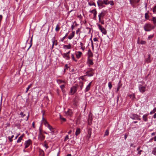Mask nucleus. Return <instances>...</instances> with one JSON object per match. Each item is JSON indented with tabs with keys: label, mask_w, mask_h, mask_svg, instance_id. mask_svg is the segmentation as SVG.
Returning a JSON list of instances; mask_svg holds the SVG:
<instances>
[{
	"label": "nucleus",
	"mask_w": 156,
	"mask_h": 156,
	"mask_svg": "<svg viewBox=\"0 0 156 156\" xmlns=\"http://www.w3.org/2000/svg\"><path fill=\"white\" fill-rule=\"evenodd\" d=\"M155 26L150 23H146L144 26V29L146 31H150L155 28Z\"/></svg>",
	"instance_id": "f257e3e1"
},
{
	"label": "nucleus",
	"mask_w": 156,
	"mask_h": 156,
	"mask_svg": "<svg viewBox=\"0 0 156 156\" xmlns=\"http://www.w3.org/2000/svg\"><path fill=\"white\" fill-rule=\"evenodd\" d=\"M140 116L136 114L132 113L130 115V118L133 120H140L141 119L140 118Z\"/></svg>",
	"instance_id": "f03ea898"
},
{
	"label": "nucleus",
	"mask_w": 156,
	"mask_h": 156,
	"mask_svg": "<svg viewBox=\"0 0 156 156\" xmlns=\"http://www.w3.org/2000/svg\"><path fill=\"white\" fill-rule=\"evenodd\" d=\"M78 88V85H75V86H73L70 90V93L71 94H73L77 90Z\"/></svg>",
	"instance_id": "7ed1b4c3"
},
{
	"label": "nucleus",
	"mask_w": 156,
	"mask_h": 156,
	"mask_svg": "<svg viewBox=\"0 0 156 156\" xmlns=\"http://www.w3.org/2000/svg\"><path fill=\"white\" fill-rule=\"evenodd\" d=\"M45 136L41 133V130L40 129V132L38 135V139L39 141H43L45 139Z\"/></svg>",
	"instance_id": "20e7f679"
},
{
	"label": "nucleus",
	"mask_w": 156,
	"mask_h": 156,
	"mask_svg": "<svg viewBox=\"0 0 156 156\" xmlns=\"http://www.w3.org/2000/svg\"><path fill=\"white\" fill-rule=\"evenodd\" d=\"M97 25L99 29L101 30L102 33L104 34H107V31L105 28L102 27L100 24L97 23Z\"/></svg>",
	"instance_id": "39448f33"
},
{
	"label": "nucleus",
	"mask_w": 156,
	"mask_h": 156,
	"mask_svg": "<svg viewBox=\"0 0 156 156\" xmlns=\"http://www.w3.org/2000/svg\"><path fill=\"white\" fill-rule=\"evenodd\" d=\"M139 91L141 93H143L146 91V87L143 86L141 84H140L138 86Z\"/></svg>",
	"instance_id": "423d86ee"
},
{
	"label": "nucleus",
	"mask_w": 156,
	"mask_h": 156,
	"mask_svg": "<svg viewBox=\"0 0 156 156\" xmlns=\"http://www.w3.org/2000/svg\"><path fill=\"white\" fill-rule=\"evenodd\" d=\"M32 143V141L30 139H29L27 140L24 143L25 145V148L26 149L28 148Z\"/></svg>",
	"instance_id": "0eeeda50"
},
{
	"label": "nucleus",
	"mask_w": 156,
	"mask_h": 156,
	"mask_svg": "<svg viewBox=\"0 0 156 156\" xmlns=\"http://www.w3.org/2000/svg\"><path fill=\"white\" fill-rule=\"evenodd\" d=\"M73 112L71 109H69L68 111L66 112V115L68 117H71L73 115Z\"/></svg>",
	"instance_id": "6e6552de"
},
{
	"label": "nucleus",
	"mask_w": 156,
	"mask_h": 156,
	"mask_svg": "<svg viewBox=\"0 0 156 156\" xmlns=\"http://www.w3.org/2000/svg\"><path fill=\"white\" fill-rule=\"evenodd\" d=\"M62 55L63 58H65L66 60H69L70 58L69 55H68L65 53L62 54Z\"/></svg>",
	"instance_id": "1a4fd4ad"
},
{
	"label": "nucleus",
	"mask_w": 156,
	"mask_h": 156,
	"mask_svg": "<svg viewBox=\"0 0 156 156\" xmlns=\"http://www.w3.org/2000/svg\"><path fill=\"white\" fill-rule=\"evenodd\" d=\"M87 63L89 67H90L91 66L93 65L94 64L93 61L89 58L87 59Z\"/></svg>",
	"instance_id": "9d476101"
},
{
	"label": "nucleus",
	"mask_w": 156,
	"mask_h": 156,
	"mask_svg": "<svg viewBox=\"0 0 156 156\" xmlns=\"http://www.w3.org/2000/svg\"><path fill=\"white\" fill-rule=\"evenodd\" d=\"M148 115L149 114L147 113L143 115L142 117V119L144 122H147L148 121L147 117Z\"/></svg>",
	"instance_id": "9b49d317"
},
{
	"label": "nucleus",
	"mask_w": 156,
	"mask_h": 156,
	"mask_svg": "<svg viewBox=\"0 0 156 156\" xmlns=\"http://www.w3.org/2000/svg\"><path fill=\"white\" fill-rule=\"evenodd\" d=\"M98 5V6H101L102 7H104L105 6L103 5L104 2L102 0H98L97 2Z\"/></svg>",
	"instance_id": "f8f14e48"
},
{
	"label": "nucleus",
	"mask_w": 156,
	"mask_h": 156,
	"mask_svg": "<svg viewBox=\"0 0 156 156\" xmlns=\"http://www.w3.org/2000/svg\"><path fill=\"white\" fill-rule=\"evenodd\" d=\"M75 55L76 58L78 59H79L82 55V53L81 51H78L76 53Z\"/></svg>",
	"instance_id": "ddd939ff"
},
{
	"label": "nucleus",
	"mask_w": 156,
	"mask_h": 156,
	"mask_svg": "<svg viewBox=\"0 0 156 156\" xmlns=\"http://www.w3.org/2000/svg\"><path fill=\"white\" fill-rule=\"evenodd\" d=\"M91 82H90L87 85L84 90L85 92H86L88 91L90 89V86L91 85Z\"/></svg>",
	"instance_id": "4468645a"
},
{
	"label": "nucleus",
	"mask_w": 156,
	"mask_h": 156,
	"mask_svg": "<svg viewBox=\"0 0 156 156\" xmlns=\"http://www.w3.org/2000/svg\"><path fill=\"white\" fill-rule=\"evenodd\" d=\"M63 48L65 49H70L71 48V45L70 44H69L68 45H64Z\"/></svg>",
	"instance_id": "2eb2a0df"
},
{
	"label": "nucleus",
	"mask_w": 156,
	"mask_h": 156,
	"mask_svg": "<svg viewBox=\"0 0 156 156\" xmlns=\"http://www.w3.org/2000/svg\"><path fill=\"white\" fill-rule=\"evenodd\" d=\"M151 20L153 21V23L155 27H156V17H152V19L151 20Z\"/></svg>",
	"instance_id": "dca6fc26"
},
{
	"label": "nucleus",
	"mask_w": 156,
	"mask_h": 156,
	"mask_svg": "<svg viewBox=\"0 0 156 156\" xmlns=\"http://www.w3.org/2000/svg\"><path fill=\"white\" fill-rule=\"evenodd\" d=\"M75 32L74 31H73L72 33L70 34L68 37L69 39L71 40L73 38L74 36Z\"/></svg>",
	"instance_id": "f3484780"
},
{
	"label": "nucleus",
	"mask_w": 156,
	"mask_h": 156,
	"mask_svg": "<svg viewBox=\"0 0 156 156\" xmlns=\"http://www.w3.org/2000/svg\"><path fill=\"white\" fill-rule=\"evenodd\" d=\"M105 15V14L103 12H101L98 15L99 21L101 22V17H104Z\"/></svg>",
	"instance_id": "a211bd4d"
},
{
	"label": "nucleus",
	"mask_w": 156,
	"mask_h": 156,
	"mask_svg": "<svg viewBox=\"0 0 156 156\" xmlns=\"http://www.w3.org/2000/svg\"><path fill=\"white\" fill-rule=\"evenodd\" d=\"M57 83L58 84H61V83L66 84V82L65 81L63 80H61L58 79L57 80Z\"/></svg>",
	"instance_id": "6ab92c4d"
},
{
	"label": "nucleus",
	"mask_w": 156,
	"mask_h": 156,
	"mask_svg": "<svg viewBox=\"0 0 156 156\" xmlns=\"http://www.w3.org/2000/svg\"><path fill=\"white\" fill-rule=\"evenodd\" d=\"M137 1L136 0H129L130 4L133 7H134V4L136 3Z\"/></svg>",
	"instance_id": "aec40b11"
},
{
	"label": "nucleus",
	"mask_w": 156,
	"mask_h": 156,
	"mask_svg": "<svg viewBox=\"0 0 156 156\" xmlns=\"http://www.w3.org/2000/svg\"><path fill=\"white\" fill-rule=\"evenodd\" d=\"M51 131V132L54 133V132L55 129L53 128L50 125H48V126L47 127Z\"/></svg>",
	"instance_id": "412c9836"
},
{
	"label": "nucleus",
	"mask_w": 156,
	"mask_h": 156,
	"mask_svg": "<svg viewBox=\"0 0 156 156\" xmlns=\"http://www.w3.org/2000/svg\"><path fill=\"white\" fill-rule=\"evenodd\" d=\"M80 133V128H77L76 129L75 134L76 136H77Z\"/></svg>",
	"instance_id": "4be33fe9"
},
{
	"label": "nucleus",
	"mask_w": 156,
	"mask_h": 156,
	"mask_svg": "<svg viewBox=\"0 0 156 156\" xmlns=\"http://www.w3.org/2000/svg\"><path fill=\"white\" fill-rule=\"evenodd\" d=\"M78 86L80 87V90H81L83 87V82H80L79 83V84Z\"/></svg>",
	"instance_id": "5701e85b"
},
{
	"label": "nucleus",
	"mask_w": 156,
	"mask_h": 156,
	"mask_svg": "<svg viewBox=\"0 0 156 156\" xmlns=\"http://www.w3.org/2000/svg\"><path fill=\"white\" fill-rule=\"evenodd\" d=\"M71 57L72 60L74 61L75 62L77 61V60L75 59L74 55L73 54H71Z\"/></svg>",
	"instance_id": "b1692460"
},
{
	"label": "nucleus",
	"mask_w": 156,
	"mask_h": 156,
	"mask_svg": "<svg viewBox=\"0 0 156 156\" xmlns=\"http://www.w3.org/2000/svg\"><path fill=\"white\" fill-rule=\"evenodd\" d=\"M43 122L46 127L48 126V125H49V124L48 122L45 120H44L43 117Z\"/></svg>",
	"instance_id": "393cba45"
},
{
	"label": "nucleus",
	"mask_w": 156,
	"mask_h": 156,
	"mask_svg": "<svg viewBox=\"0 0 156 156\" xmlns=\"http://www.w3.org/2000/svg\"><path fill=\"white\" fill-rule=\"evenodd\" d=\"M92 119L91 117H89L88 119V123L89 125H91L92 123Z\"/></svg>",
	"instance_id": "a878e982"
},
{
	"label": "nucleus",
	"mask_w": 156,
	"mask_h": 156,
	"mask_svg": "<svg viewBox=\"0 0 156 156\" xmlns=\"http://www.w3.org/2000/svg\"><path fill=\"white\" fill-rule=\"evenodd\" d=\"M88 70L86 73V74H88L89 73L92 72L94 70V69L91 68H89L88 69Z\"/></svg>",
	"instance_id": "bb28decb"
},
{
	"label": "nucleus",
	"mask_w": 156,
	"mask_h": 156,
	"mask_svg": "<svg viewBox=\"0 0 156 156\" xmlns=\"http://www.w3.org/2000/svg\"><path fill=\"white\" fill-rule=\"evenodd\" d=\"M88 54L89 56L90 57H92L93 56L92 53L90 49H89L88 51Z\"/></svg>",
	"instance_id": "cd10ccee"
},
{
	"label": "nucleus",
	"mask_w": 156,
	"mask_h": 156,
	"mask_svg": "<svg viewBox=\"0 0 156 156\" xmlns=\"http://www.w3.org/2000/svg\"><path fill=\"white\" fill-rule=\"evenodd\" d=\"M150 17L149 15H148V13H146L145 14V19L147 20H149V18Z\"/></svg>",
	"instance_id": "c85d7f7f"
},
{
	"label": "nucleus",
	"mask_w": 156,
	"mask_h": 156,
	"mask_svg": "<svg viewBox=\"0 0 156 156\" xmlns=\"http://www.w3.org/2000/svg\"><path fill=\"white\" fill-rule=\"evenodd\" d=\"M104 3L106 5H107L110 4V2L108 0H103Z\"/></svg>",
	"instance_id": "c756f323"
},
{
	"label": "nucleus",
	"mask_w": 156,
	"mask_h": 156,
	"mask_svg": "<svg viewBox=\"0 0 156 156\" xmlns=\"http://www.w3.org/2000/svg\"><path fill=\"white\" fill-rule=\"evenodd\" d=\"M94 74V73H93V72H91V73L90 72L89 73H88V74H86V75L88 76H93Z\"/></svg>",
	"instance_id": "7c9ffc66"
},
{
	"label": "nucleus",
	"mask_w": 156,
	"mask_h": 156,
	"mask_svg": "<svg viewBox=\"0 0 156 156\" xmlns=\"http://www.w3.org/2000/svg\"><path fill=\"white\" fill-rule=\"evenodd\" d=\"M55 36L52 38V45H53V46H54V45L55 44Z\"/></svg>",
	"instance_id": "2f4dec72"
},
{
	"label": "nucleus",
	"mask_w": 156,
	"mask_h": 156,
	"mask_svg": "<svg viewBox=\"0 0 156 156\" xmlns=\"http://www.w3.org/2000/svg\"><path fill=\"white\" fill-rule=\"evenodd\" d=\"M97 13V11H95V12H94V13H93V14H94L93 19H94V20H95Z\"/></svg>",
	"instance_id": "473e14b6"
},
{
	"label": "nucleus",
	"mask_w": 156,
	"mask_h": 156,
	"mask_svg": "<svg viewBox=\"0 0 156 156\" xmlns=\"http://www.w3.org/2000/svg\"><path fill=\"white\" fill-rule=\"evenodd\" d=\"M60 29V28L59 27V25L58 24H57L55 30L56 31H58Z\"/></svg>",
	"instance_id": "72a5a7b5"
},
{
	"label": "nucleus",
	"mask_w": 156,
	"mask_h": 156,
	"mask_svg": "<svg viewBox=\"0 0 156 156\" xmlns=\"http://www.w3.org/2000/svg\"><path fill=\"white\" fill-rule=\"evenodd\" d=\"M32 84H31L30 85H29L28 87L26 89V93L28 91L29 89L30 88V87L32 86Z\"/></svg>",
	"instance_id": "f704fd0d"
},
{
	"label": "nucleus",
	"mask_w": 156,
	"mask_h": 156,
	"mask_svg": "<svg viewBox=\"0 0 156 156\" xmlns=\"http://www.w3.org/2000/svg\"><path fill=\"white\" fill-rule=\"evenodd\" d=\"M152 153L154 155H156V147H155L154 148L152 151Z\"/></svg>",
	"instance_id": "c9c22d12"
},
{
	"label": "nucleus",
	"mask_w": 156,
	"mask_h": 156,
	"mask_svg": "<svg viewBox=\"0 0 156 156\" xmlns=\"http://www.w3.org/2000/svg\"><path fill=\"white\" fill-rule=\"evenodd\" d=\"M153 12L154 13L156 14V5L153 8Z\"/></svg>",
	"instance_id": "e433bc0d"
},
{
	"label": "nucleus",
	"mask_w": 156,
	"mask_h": 156,
	"mask_svg": "<svg viewBox=\"0 0 156 156\" xmlns=\"http://www.w3.org/2000/svg\"><path fill=\"white\" fill-rule=\"evenodd\" d=\"M108 86L109 88V90H111L112 88V84L110 82H109L108 83Z\"/></svg>",
	"instance_id": "4c0bfd02"
},
{
	"label": "nucleus",
	"mask_w": 156,
	"mask_h": 156,
	"mask_svg": "<svg viewBox=\"0 0 156 156\" xmlns=\"http://www.w3.org/2000/svg\"><path fill=\"white\" fill-rule=\"evenodd\" d=\"M66 84H63L61 85L60 86V87L61 89L62 90H63V89H64V88L65 87Z\"/></svg>",
	"instance_id": "58836bf2"
},
{
	"label": "nucleus",
	"mask_w": 156,
	"mask_h": 156,
	"mask_svg": "<svg viewBox=\"0 0 156 156\" xmlns=\"http://www.w3.org/2000/svg\"><path fill=\"white\" fill-rule=\"evenodd\" d=\"M39 155H40V156H44V152L43 151H40Z\"/></svg>",
	"instance_id": "ea45409f"
},
{
	"label": "nucleus",
	"mask_w": 156,
	"mask_h": 156,
	"mask_svg": "<svg viewBox=\"0 0 156 156\" xmlns=\"http://www.w3.org/2000/svg\"><path fill=\"white\" fill-rule=\"evenodd\" d=\"M154 34H151V35H149L148 36V40H150L152 38L154 37Z\"/></svg>",
	"instance_id": "a19ab883"
},
{
	"label": "nucleus",
	"mask_w": 156,
	"mask_h": 156,
	"mask_svg": "<svg viewBox=\"0 0 156 156\" xmlns=\"http://www.w3.org/2000/svg\"><path fill=\"white\" fill-rule=\"evenodd\" d=\"M109 134V130L108 129L106 130L104 136H108Z\"/></svg>",
	"instance_id": "79ce46f5"
},
{
	"label": "nucleus",
	"mask_w": 156,
	"mask_h": 156,
	"mask_svg": "<svg viewBox=\"0 0 156 156\" xmlns=\"http://www.w3.org/2000/svg\"><path fill=\"white\" fill-rule=\"evenodd\" d=\"M156 111V108H154L153 109L152 111H151L150 112V114H152L153 113H155Z\"/></svg>",
	"instance_id": "37998d69"
},
{
	"label": "nucleus",
	"mask_w": 156,
	"mask_h": 156,
	"mask_svg": "<svg viewBox=\"0 0 156 156\" xmlns=\"http://www.w3.org/2000/svg\"><path fill=\"white\" fill-rule=\"evenodd\" d=\"M88 4L90 6L94 5V6H96L94 2H93L92 3H91L90 2H89L88 3Z\"/></svg>",
	"instance_id": "c03bdc74"
},
{
	"label": "nucleus",
	"mask_w": 156,
	"mask_h": 156,
	"mask_svg": "<svg viewBox=\"0 0 156 156\" xmlns=\"http://www.w3.org/2000/svg\"><path fill=\"white\" fill-rule=\"evenodd\" d=\"M20 115L21 116V117L23 118L24 116H26V115L25 114H24L22 112H21L20 113Z\"/></svg>",
	"instance_id": "a18cd8bd"
},
{
	"label": "nucleus",
	"mask_w": 156,
	"mask_h": 156,
	"mask_svg": "<svg viewBox=\"0 0 156 156\" xmlns=\"http://www.w3.org/2000/svg\"><path fill=\"white\" fill-rule=\"evenodd\" d=\"M22 140V139L21 137H19L18 140H17V142L18 143L20 142Z\"/></svg>",
	"instance_id": "49530a36"
},
{
	"label": "nucleus",
	"mask_w": 156,
	"mask_h": 156,
	"mask_svg": "<svg viewBox=\"0 0 156 156\" xmlns=\"http://www.w3.org/2000/svg\"><path fill=\"white\" fill-rule=\"evenodd\" d=\"M129 97H130V98H131L132 99H134L135 98V95L133 94L130 95H129Z\"/></svg>",
	"instance_id": "de8ad7c7"
},
{
	"label": "nucleus",
	"mask_w": 156,
	"mask_h": 156,
	"mask_svg": "<svg viewBox=\"0 0 156 156\" xmlns=\"http://www.w3.org/2000/svg\"><path fill=\"white\" fill-rule=\"evenodd\" d=\"M68 139H69V136H68V135H67L66 136V137H65V139L64 140V141H66Z\"/></svg>",
	"instance_id": "09e8293b"
},
{
	"label": "nucleus",
	"mask_w": 156,
	"mask_h": 156,
	"mask_svg": "<svg viewBox=\"0 0 156 156\" xmlns=\"http://www.w3.org/2000/svg\"><path fill=\"white\" fill-rule=\"evenodd\" d=\"M8 139L9 140V142H12V138H11L10 136H8Z\"/></svg>",
	"instance_id": "8fccbe9b"
},
{
	"label": "nucleus",
	"mask_w": 156,
	"mask_h": 156,
	"mask_svg": "<svg viewBox=\"0 0 156 156\" xmlns=\"http://www.w3.org/2000/svg\"><path fill=\"white\" fill-rule=\"evenodd\" d=\"M91 133V131L90 130H89L88 132V135H89V137L90 136Z\"/></svg>",
	"instance_id": "3c124183"
},
{
	"label": "nucleus",
	"mask_w": 156,
	"mask_h": 156,
	"mask_svg": "<svg viewBox=\"0 0 156 156\" xmlns=\"http://www.w3.org/2000/svg\"><path fill=\"white\" fill-rule=\"evenodd\" d=\"M146 42L145 41H142L140 42V44H146Z\"/></svg>",
	"instance_id": "603ef678"
},
{
	"label": "nucleus",
	"mask_w": 156,
	"mask_h": 156,
	"mask_svg": "<svg viewBox=\"0 0 156 156\" xmlns=\"http://www.w3.org/2000/svg\"><path fill=\"white\" fill-rule=\"evenodd\" d=\"M95 11H96V9H93L92 10H90V12L91 13H94V12H95Z\"/></svg>",
	"instance_id": "864d4df0"
},
{
	"label": "nucleus",
	"mask_w": 156,
	"mask_h": 156,
	"mask_svg": "<svg viewBox=\"0 0 156 156\" xmlns=\"http://www.w3.org/2000/svg\"><path fill=\"white\" fill-rule=\"evenodd\" d=\"M120 88V87L119 85V84L118 85V87H117V92H118L119 91Z\"/></svg>",
	"instance_id": "5fc2aeb1"
},
{
	"label": "nucleus",
	"mask_w": 156,
	"mask_h": 156,
	"mask_svg": "<svg viewBox=\"0 0 156 156\" xmlns=\"http://www.w3.org/2000/svg\"><path fill=\"white\" fill-rule=\"evenodd\" d=\"M109 2H110V4L111 5H114V3L113 1H111Z\"/></svg>",
	"instance_id": "6e6d98bb"
},
{
	"label": "nucleus",
	"mask_w": 156,
	"mask_h": 156,
	"mask_svg": "<svg viewBox=\"0 0 156 156\" xmlns=\"http://www.w3.org/2000/svg\"><path fill=\"white\" fill-rule=\"evenodd\" d=\"M66 37L64 36L61 39V41L63 42V41L66 38Z\"/></svg>",
	"instance_id": "4d7b16f0"
},
{
	"label": "nucleus",
	"mask_w": 156,
	"mask_h": 156,
	"mask_svg": "<svg viewBox=\"0 0 156 156\" xmlns=\"http://www.w3.org/2000/svg\"><path fill=\"white\" fill-rule=\"evenodd\" d=\"M2 19V16L1 15H0V22H1Z\"/></svg>",
	"instance_id": "13d9d810"
},
{
	"label": "nucleus",
	"mask_w": 156,
	"mask_h": 156,
	"mask_svg": "<svg viewBox=\"0 0 156 156\" xmlns=\"http://www.w3.org/2000/svg\"><path fill=\"white\" fill-rule=\"evenodd\" d=\"M60 119H62L63 121H66V119L65 118H61V117H60Z\"/></svg>",
	"instance_id": "bf43d9fd"
},
{
	"label": "nucleus",
	"mask_w": 156,
	"mask_h": 156,
	"mask_svg": "<svg viewBox=\"0 0 156 156\" xmlns=\"http://www.w3.org/2000/svg\"><path fill=\"white\" fill-rule=\"evenodd\" d=\"M93 40L94 41H98L97 38L96 37H95L93 39Z\"/></svg>",
	"instance_id": "052dcab7"
},
{
	"label": "nucleus",
	"mask_w": 156,
	"mask_h": 156,
	"mask_svg": "<svg viewBox=\"0 0 156 156\" xmlns=\"http://www.w3.org/2000/svg\"><path fill=\"white\" fill-rule=\"evenodd\" d=\"M80 31V29L79 28H78L77 30H76V33L77 34H78V32Z\"/></svg>",
	"instance_id": "680f3d73"
},
{
	"label": "nucleus",
	"mask_w": 156,
	"mask_h": 156,
	"mask_svg": "<svg viewBox=\"0 0 156 156\" xmlns=\"http://www.w3.org/2000/svg\"><path fill=\"white\" fill-rule=\"evenodd\" d=\"M142 151V150H140L139 151H138V154L139 155H140V154H141V152Z\"/></svg>",
	"instance_id": "e2e57ef3"
},
{
	"label": "nucleus",
	"mask_w": 156,
	"mask_h": 156,
	"mask_svg": "<svg viewBox=\"0 0 156 156\" xmlns=\"http://www.w3.org/2000/svg\"><path fill=\"white\" fill-rule=\"evenodd\" d=\"M74 26L73 25V24L72 25L71 28L72 30H73L74 28Z\"/></svg>",
	"instance_id": "0e129e2a"
},
{
	"label": "nucleus",
	"mask_w": 156,
	"mask_h": 156,
	"mask_svg": "<svg viewBox=\"0 0 156 156\" xmlns=\"http://www.w3.org/2000/svg\"><path fill=\"white\" fill-rule=\"evenodd\" d=\"M24 134H23L20 137H21V138L23 139V137L24 136Z\"/></svg>",
	"instance_id": "69168bd1"
},
{
	"label": "nucleus",
	"mask_w": 156,
	"mask_h": 156,
	"mask_svg": "<svg viewBox=\"0 0 156 156\" xmlns=\"http://www.w3.org/2000/svg\"><path fill=\"white\" fill-rule=\"evenodd\" d=\"M81 48L84 51L85 49V47H81Z\"/></svg>",
	"instance_id": "338daca9"
},
{
	"label": "nucleus",
	"mask_w": 156,
	"mask_h": 156,
	"mask_svg": "<svg viewBox=\"0 0 156 156\" xmlns=\"http://www.w3.org/2000/svg\"><path fill=\"white\" fill-rule=\"evenodd\" d=\"M153 118L154 119L156 118V113H155L153 115Z\"/></svg>",
	"instance_id": "774afa93"
}]
</instances>
